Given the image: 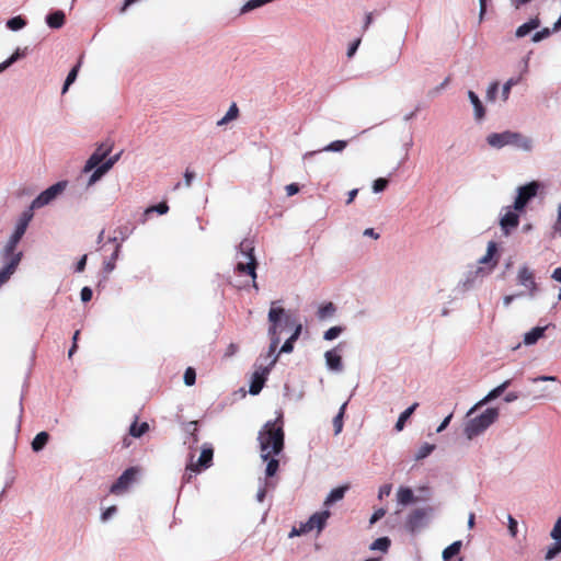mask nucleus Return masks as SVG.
<instances>
[{
  "mask_svg": "<svg viewBox=\"0 0 561 561\" xmlns=\"http://www.w3.org/2000/svg\"><path fill=\"white\" fill-rule=\"evenodd\" d=\"M32 218H33V210H31V208L23 211L15 225V228H14V231L12 234L22 239Z\"/></svg>",
  "mask_w": 561,
  "mask_h": 561,
  "instance_id": "nucleus-20",
  "label": "nucleus"
},
{
  "mask_svg": "<svg viewBox=\"0 0 561 561\" xmlns=\"http://www.w3.org/2000/svg\"><path fill=\"white\" fill-rule=\"evenodd\" d=\"M119 250H121V245L116 244L115 250H114L113 254L111 255V257L104 262L103 268L106 273H112L114 271L115 262L117 261V259L119 256Z\"/></svg>",
  "mask_w": 561,
  "mask_h": 561,
  "instance_id": "nucleus-39",
  "label": "nucleus"
},
{
  "mask_svg": "<svg viewBox=\"0 0 561 561\" xmlns=\"http://www.w3.org/2000/svg\"><path fill=\"white\" fill-rule=\"evenodd\" d=\"M183 379H184V383L186 386H193L196 380L195 370L192 367L186 368Z\"/></svg>",
  "mask_w": 561,
  "mask_h": 561,
  "instance_id": "nucleus-47",
  "label": "nucleus"
},
{
  "mask_svg": "<svg viewBox=\"0 0 561 561\" xmlns=\"http://www.w3.org/2000/svg\"><path fill=\"white\" fill-rule=\"evenodd\" d=\"M465 423L463 433L468 439H472L482 434L489 426H491L499 417V410L495 408H489L481 414L476 416H468Z\"/></svg>",
  "mask_w": 561,
  "mask_h": 561,
  "instance_id": "nucleus-4",
  "label": "nucleus"
},
{
  "mask_svg": "<svg viewBox=\"0 0 561 561\" xmlns=\"http://www.w3.org/2000/svg\"><path fill=\"white\" fill-rule=\"evenodd\" d=\"M327 367L332 370L340 373L343 370L341 355L335 350L327 351L324 354Z\"/></svg>",
  "mask_w": 561,
  "mask_h": 561,
  "instance_id": "nucleus-21",
  "label": "nucleus"
},
{
  "mask_svg": "<svg viewBox=\"0 0 561 561\" xmlns=\"http://www.w3.org/2000/svg\"><path fill=\"white\" fill-rule=\"evenodd\" d=\"M341 332H342L341 327H332L324 332L323 337L327 341H332V340L336 339L341 334Z\"/></svg>",
  "mask_w": 561,
  "mask_h": 561,
  "instance_id": "nucleus-49",
  "label": "nucleus"
},
{
  "mask_svg": "<svg viewBox=\"0 0 561 561\" xmlns=\"http://www.w3.org/2000/svg\"><path fill=\"white\" fill-rule=\"evenodd\" d=\"M432 514H433L432 507L415 508L407 517V520H405L407 529L412 534L422 530L423 528H425L427 526Z\"/></svg>",
  "mask_w": 561,
  "mask_h": 561,
  "instance_id": "nucleus-6",
  "label": "nucleus"
},
{
  "mask_svg": "<svg viewBox=\"0 0 561 561\" xmlns=\"http://www.w3.org/2000/svg\"><path fill=\"white\" fill-rule=\"evenodd\" d=\"M522 80V76L510 78L502 87L501 96L503 102H506L510 98L511 90L514 85L518 84Z\"/></svg>",
  "mask_w": 561,
  "mask_h": 561,
  "instance_id": "nucleus-33",
  "label": "nucleus"
},
{
  "mask_svg": "<svg viewBox=\"0 0 561 561\" xmlns=\"http://www.w3.org/2000/svg\"><path fill=\"white\" fill-rule=\"evenodd\" d=\"M46 23L51 28H59L65 23V13L57 10L46 16Z\"/></svg>",
  "mask_w": 561,
  "mask_h": 561,
  "instance_id": "nucleus-29",
  "label": "nucleus"
},
{
  "mask_svg": "<svg viewBox=\"0 0 561 561\" xmlns=\"http://www.w3.org/2000/svg\"><path fill=\"white\" fill-rule=\"evenodd\" d=\"M448 82H449V79H448V78H447V79H445V80H444V81H443L438 87H436V88L432 89V90L428 92V95H430L431 98H435L436 95H438V94L440 93V91H442L443 89H445V87L448 84Z\"/></svg>",
  "mask_w": 561,
  "mask_h": 561,
  "instance_id": "nucleus-56",
  "label": "nucleus"
},
{
  "mask_svg": "<svg viewBox=\"0 0 561 561\" xmlns=\"http://www.w3.org/2000/svg\"><path fill=\"white\" fill-rule=\"evenodd\" d=\"M238 351H239L238 345L234 343H230L226 350L225 356H227V357L233 356L234 354H237Z\"/></svg>",
  "mask_w": 561,
  "mask_h": 561,
  "instance_id": "nucleus-63",
  "label": "nucleus"
},
{
  "mask_svg": "<svg viewBox=\"0 0 561 561\" xmlns=\"http://www.w3.org/2000/svg\"><path fill=\"white\" fill-rule=\"evenodd\" d=\"M148 430H149V425L147 422H142L141 424L134 422L129 427V434L133 437L138 438V437H141Z\"/></svg>",
  "mask_w": 561,
  "mask_h": 561,
  "instance_id": "nucleus-38",
  "label": "nucleus"
},
{
  "mask_svg": "<svg viewBox=\"0 0 561 561\" xmlns=\"http://www.w3.org/2000/svg\"><path fill=\"white\" fill-rule=\"evenodd\" d=\"M508 530L512 537H515L517 534V522L513 518V516L508 515Z\"/></svg>",
  "mask_w": 561,
  "mask_h": 561,
  "instance_id": "nucleus-58",
  "label": "nucleus"
},
{
  "mask_svg": "<svg viewBox=\"0 0 561 561\" xmlns=\"http://www.w3.org/2000/svg\"><path fill=\"white\" fill-rule=\"evenodd\" d=\"M347 146V141L345 140H335L330 142L328 146L322 148L321 150H318V152L321 151H331V152H342ZM317 153V151H309L304 154V159Z\"/></svg>",
  "mask_w": 561,
  "mask_h": 561,
  "instance_id": "nucleus-28",
  "label": "nucleus"
},
{
  "mask_svg": "<svg viewBox=\"0 0 561 561\" xmlns=\"http://www.w3.org/2000/svg\"><path fill=\"white\" fill-rule=\"evenodd\" d=\"M462 542L460 540L454 541L447 548L443 550L442 557L445 561H448L451 557L459 553Z\"/></svg>",
  "mask_w": 561,
  "mask_h": 561,
  "instance_id": "nucleus-36",
  "label": "nucleus"
},
{
  "mask_svg": "<svg viewBox=\"0 0 561 561\" xmlns=\"http://www.w3.org/2000/svg\"><path fill=\"white\" fill-rule=\"evenodd\" d=\"M551 538L554 541H561V517H559L550 533Z\"/></svg>",
  "mask_w": 561,
  "mask_h": 561,
  "instance_id": "nucleus-50",
  "label": "nucleus"
},
{
  "mask_svg": "<svg viewBox=\"0 0 561 561\" xmlns=\"http://www.w3.org/2000/svg\"><path fill=\"white\" fill-rule=\"evenodd\" d=\"M253 250L254 247L251 240L245 239L242 242H240L236 255V268L239 273L250 275L253 279H255L256 261L253 255Z\"/></svg>",
  "mask_w": 561,
  "mask_h": 561,
  "instance_id": "nucleus-5",
  "label": "nucleus"
},
{
  "mask_svg": "<svg viewBox=\"0 0 561 561\" xmlns=\"http://www.w3.org/2000/svg\"><path fill=\"white\" fill-rule=\"evenodd\" d=\"M511 385V380H505L494 389H492L483 399H481L479 402H477L469 411L468 416L472 415L477 409L485 405L486 403L491 402L492 400L500 397Z\"/></svg>",
  "mask_w": 561,
  "mask_h": 561,
  "instance_id": "nucleus-15",
  "label": "nucleus"
},
{
  "mask_svg": "<svg viewBox=\"0 0 561 561\" xmlns=\"http://www.w3.org/2000/svg\"><path fill=\"white\" fill-rule=\"evenodd\" d=\"M554 230L561 236V205L558 208V217L557 222L554 225Z\"/></svg>",
  "mask_w": 561,
  "mask_h": 561,
  "instance_id": "nucleus-64",
  "label": "nucleus"
},
{
  "mask_svg": "<svg viewBox=\"0 0 561 561\" xmlns=\"http://www.w3.org/2000/svg\"><path fill=\"white\" fill-rule=\"evenodd\" d=\"M512 206L503 207L500 217V227L505 236H508L519 225V213Z\"/></svg>",
  "mask_w": 561,
  "mask_h": 561,
  "instance_id": "nucleus-8",
  "label": "nucleus"
},
{
  "mask_svg": "<svg viewBox=\"0 0 561 561\" xmlns=\"http://www.w3.org/2000/svg\"><path fill=\"white\" fill-rule=\"evenodd\" d=\"M468 99L473 107L474 119L481 122L485 116V108L479 99L478 94L473 91H468Z\"/></svg>",
  "mask_w": 561,
  "mask_h": 561,
  "instance_id": "nucleus-23",
  "label": "nucleus"
},
{
  "mask_svg": "<svg viewBox=\"0 0 561 561\" xmlns=\"http://www.w3.org/2000/svg\"><path fill=\"white\" fill-rule=\"evenodd\" d=\"M497 92H499V83L497 82L491 83L486 90V100L490 102H494L496 100Z\"/></svg>",
  "mask_w": 561,
  "mask_h": 561,
  "instance_id": "nucleus-48",
  "label": "nucleus"
},
{
  "mask_svg": "<svg viewBox=\"0 0 561 561\" xmlns=\"http://www.w3.org/2000/svg\"><path fill=\"white\" fill-rule=\"evenodd\" d=\"M213 455H214V451H213L211 446L208 444H205L203 446L201 456L197 459V461L191 462L186 468V470L191 472L187 474V480H190L192 478V473H199L203 469L210 467L211 461H213Z\"/></svg>",
  "mask_w": 561,
  "mask_h": 561,
  "instance_id": "nucleus-13",
  "label": "nucleus"
},
{
  "mask_svg": "<svg viewBox=\"0 0 561 561\" xmlns=\"http://www.w3.org/2000/svg\"><path fill=\"white\" fill-rule=\"evenodd\" d=\"M434 449H435V445L428 444V443H424L417 449V451L415 454V459L416 460H422V459L426 458L428 455H431L433 453Z\"/></svg>",
  "mask_w": 561,
  "mask_h": 561,
  "instance_id": "nucleus-42",
  "label": "nucleus"
},
{
  "mask_svg": "<svg viewBox=\"0 0 561 561\" xmlns=\"http://www.w3.org/2000/svg\"><path fill=\"white\" fill-rule=\"evenodd\" d=\"M359 45H360V38H357L350 45V47L347 49V54H346L348 58H352L355 55Z\"/></svg>",
  "mask_w": 561,
  "mask_h": 561,
  "instance_id": "nucleus-59",
  "label": "nucleus"
},
{
  "mask_svg": "<svg viewBox=\"0 0 561 561\" xmlns=\"http://www.w3.org/2000/svg\"><path fill=\"white\" fill-rule=\"evenodd\" d=\"M348 486H339V488H335L333 489L327 496L325 501H324V505L325 506H330L331 504L337 502V501H341L344 495H345V492L347 491Z\"/></svg>",
  "mask_w": 561,
  "mask_h": 561,
  "instance_id": "nucleus-31",
  "label": "nucleus"
},
{
  "mask_svg": "<svg viewBox=\"0 0 561 561\" xmlns=\"http://www.w3.org/2000/svg\"><path fill=\"white\" fill-rule=\"evenodd\" d=\"M66 187L65 182H58L43 191L30 205L31 210L42 208L50 204Z\"/></svg>",
  "mask_w": 561,
  "mask_h": 561,
  "instance_id": "nucleus-7",
  "label": "nucleus"
},
{
  "mask_svg": "<svg viewBox=\"0 0 561 561\" xmlns=\"http://www.w3.org/2000/svg\"><path fill=\"white\" fill-rule=\"evenodd\" d=\"M301 333V324L298 323V324H295V331L293 332V334L285 341V343L283 344V346L280 347L277 357L279 356V354L282 353H291L293 350H294V343L297 341V339L299 337Z\"/></svg>",
  "mask_w": 561,
  "mask_h": 561,
  "instance_id": "nucleus-25",
  "label": "nucleus"
},
{
  "mask_svg": "<svg viewBox=\"0 0 561 561\" xmlns=\"http://www.w3.org/2000/svg\"><path fill=\"white\" fill-rule=\"evenodd\" d=\"M397 502L399 505L405 506L415 502V496L412 489L408 486H400L397 490Z\"/></svg>",
  "mask_w": 561,
  "mask_h": 561,
  "instance_id": "nucleus-24",
  "label": "nucleus"
},
{
  "mask_svg": "<svg viewBox=\"0 0 561 561\" xmlns=\"http://www.w3.org/2000/svg\"><path fill=\"white\" fill-rule=\"evenodd\" d=\"M136 469L129 468L125 470L115 483L112 484L110 491L115 495L125 493L135 481Z\"/></svg>",
  "mask_w": 561,
  "mask_h": 561,
  "instance_id": "nucleus-14",
  "label": "nucleus"
},
{
  "mask_svg": "<svg viewBox=\"0 0 561 561\" xmlns=\"http://www.w3.org/2000/svg\"><path fill=\"white\" fill-rule=\"evenodd\" d=\"M547 327H535L529 332L524 334V344L525 345H534L538 342L539 339L543 336Z\"/></svg>",
  "mask_w": 561,
  "mask_h": 561,
  "instance_id": "nucleus-26",
  "label": "nucleus"
},
{
  "mask_svg": "<svg viewBox=\"0 0 561 561\" xmlns=\"http://www.w3.org/2000/svg\"><path fill=\"white\" fill-rule=\"evenodd\" d=\"M485 141L491 148L496 150L510 146L528 152L531 151L534 147V142L529 137L512 130L491 133L486 136Z\"/></svg>",
  "mask_w": 561,
  "mask_h": 561,
  "instance_id": "nucleus-3",
  "label": "nucleus"
},
{
  "mask_svg": "<svg viewBox=\"0 0 561 561\" xmlns=\"http://www.w3.org/2000/svg\"><path fill=\"white\" fill-rule=\"evenodd\" d=\"M334 311H335V308H334L333 304L329 302L328 305H325L319 309V317L321 319L330 317L334 313Z\"/></svg>",
  "mask_w": 561,
  "mask_h": 561,
  "instance_id": "nucleus-51",
  "label": "nucleus"
},
{
  "mask_svg": "<svg viewBox=\"0 0 561 561\" xmlns=\"http://www.w3.org/2000/svg\"><path fill=\"white\" fill-rule=\"evenodd\" d=\"M309 533L307 527H305V523L300 524V526L298 528L294 527L290 533H289V538H293V537H296V536H300V535H304V534H307Z\"/></svg>",
  "mask_w": 561,
  "mask_h": 561,
  "instance_id": "nucleus-54",
  "label": "nucleus"
},
{
  "mask_svg": "<svg viewBox=\"0 0 561 561\" xmlns=\"http://www.w3.org/2000/svg\"><path fill=\"white\" fill-rule=\"evenodd\" d=\"M48 439H49V435L47 432H41L38 433L33 442H32V449L35 451V453H38L41 451L45 445L48 443Z\"/></svg>",
  "mask_w": 561,
  "mask_h": 561,
  "instance_id": "nucleus-34",
  "label": "nucleus"
},
{
  "mask_svg": "<svg viewBox=\"0 0 561 561\" xmlns=\"http://www.w3.org/2000/svg\"><path fill=\"white\" fill-rule=\"evenodd\" d=\"M561 552V541H554L553 545H551L545 556L546 560H552Z\"/></svg>",
  "mask_w": 561,
  "mask_h": 561,
  "instance_id": "nucleus-44",
  "label": "nucleus"
},
{
  "mask_svg": "<svg viewBox=\"0 0 561 561\" xmlns=\"http://www.w3.org/2000/svg\"><path fill=\"white\" fill-rule=\"evenodd\" d=\"M392 490L391 484H383L379 488L378 499L382 500L385 496H389Z\"/></svg>",
  "mask_w": 561,
  "mask_h": 561,
  "instance_id": "nucleus-55",
  "label": "nucleus"
},
{
  "mask_svg": "<svg viewBox=\"0 0 561 561\" xmlns=\"http://www.w3.org/2000/svg\"><path fill=\"white\" fill-rule=\"evenodd\" d=\"M517 283L527 290V295L533 298L535 297L538 286L535 282L534 272L526 264L519 266L517 271Z\"/></svg>",
  "mask_w": 561,
  "mask_h": 561,
  "instance_id": "nucleus-10",
  "label": "nucleus"
},
{
  "mask_svg": "<svg viewBox=\"0 0 561 561\" xmlns=\"http://www.w3.org/2000/svg\"><path fill=\"white\" fill-rule=\"evenodd\" d=\"M111 170L110 163H102L101 165L94 168L91 172L88 180V186L94 185L96 182H99L108 171Z\"/></svg>",
  "mask_w": 561,
  "mask_h": 561,
  "instance_id": "nucleus-27",
  "label": "nucleus"
},
{
  "mask_svg": "<svg viewBox=\"0 0 561 561\" xmlns=\"http://www.w3.org/2000/svg\"><path fill=\"white\" fill-rule=\"evenodd\" d=\"M419 407V403L415 402L413 403L411 407H409L408 409H405L400 415H399V419L396 423V431L397 432H401L403 428H404V425H405V422L409 420V417L413 414V412L415 411V409Z\"/></svg>",
  "mask_w": 561,
  "mask_h": 561,
  "instance_id": "nucleus-30",
  "label": "nucleus"
},
{
  "mask_svg": "<svg viewBox=\"0 0 561 561\" xmlns=\"http://www.w3.org/2000/svg\"><path fill=\"white\" fill-rule=\"evenodd\" d=\"M117 512V508L116 506H110L107 507L102 514H101V520L103 523H106L107 520H110Z\"/></svg>",
  "mask_w": 561,
  "mask_h": 561,
  "instance_id": "nucleus-53",
  "label": "nucleus"
},
{
  "mask_svg": "<svg viewBox=\"0 0 561 561\" xmlns=\"http://www.w3.org/2000/svg\"><path fill=\"white\" fill-rule=\"evenodd\" d=\"M80 298L83 302H88L92 298V290L90 287H83L80 293Z\"/></svg>",
  "mask_w": 561,
  "mask_h": 561,
  "instance_id": "nucleus-57",
  "label": "nucleus"
},
{
  "mask_svg": "<svg viewBox=\"0 0 561 561\" xmlns=\"http://www.w3.org/2000/svg\"><path fill=\"white\" fill-rule=\"evenodd\" d=\"M387 185H388V181L383 178H379L374 181L373 191H374V193H380L386 188Z\"/></svg>",
  "mask_w": 561,
  "mask_h": 561,
  "instance_id": "nucleus-52",
  "label": "nucleus"
},
{
  "mask_svg": "<svg viewBox=\"0 0 561 561\" xmlns=\"http://www.w3.org/2000/svg\"><path fill=\"white\" fill-rule=\"evenodd\" d=\"M541 22L538 16L530 18L527 22L523 23L516 28L515 36L518 38L525 37L533 31L540 26Z\"/></svg>",
  "mask_w": 561,
  "mask_h": 561,
  "instance_id": "nucleus-22",
  "label": "nucleus"
},
{
  "mask_svg": "<svg viewBox=\"0 0 561 561\" xmlns=\"http://www.w3.org/2000/svg\"><path fill=\"white\" fill-rule=\"evenodd\" d=\"M20 240L21 238L11 234V237L9 238L8 242L1 251V259L3 262H11V260L14 259L15 255H19V263L21 262L22 252L15 251Z\"/></svg>",
  "mask_w": 561,
  "mask_h": 561,
  "instance_id": "nucleus-17",
  "label": "nucleus"
},
{
  "mask_svg": "<svg viewBox=\"0 0 561 561\" xmlns=\"http://www.w3.org/2000/svg\"><path fill=\"white\" fill-rule=\"evenodd\" d=\"M489 274H491L490 267H470L465 273L463 278L460 280L459 285L465 290L471 289L478 282L482 280Z\"/></svg>",
  "mask_w": 561,
  "mask_h": 561,
  "instance_id": "nucleus-11",
  "label": "nucleus"
},
{
  "mask_svg": "<svg viewBox=\"0 0 561 561\" xmlns=\"http://www.w3.org/2000/svg\"><path fill=\"white\" fill-rule=\"evenodd\" d=\"M238 115H239V108L236 103H232L230 105L229 110L227 111V113L225 114V116L222 118H220L219 121H217L216 125L218 127H222V126L229 124L230 122L237 119Z\"/></svg>",
  "mask_w": 561,
  "mask_h": 561,
  "instance_id": "nucleus-32",
  "label": "nucleus"
},
{
  "mask_svg": "<svg viewBox=\"0 0 561 561\" xmlns=\"http://www.w3.org/2000/svg\"><path fill=\"white\" fill-rule=\"evenodd\" d=\"M390 547V539L388 537H380L370 545V550H378L387 552Z\"/></svg>",
  "mask_w": 561,
  "mask_h": 561,
  "instance_id": "nucleus-40",
  "label": "nucleus"
},
{
  "mask_svg": "<svg viewBox=\"0 0 561 561\" xmlns=\"http://www.w3.org/2000/svg\"><path fill=\"white\" fill-rule=\"evenodd\" d=\"M286 193L288 196H293L299 192V186L296 183L288 184L286 187Z\"/></svg>",
  "mask_w": 561,
  "mask_h": 561,
  "instance_id": "nucleus-62",
  "label": "nucleus"
},
{
  "mask_svg": "<svg viewBox=\"0 0 561 561\" xmlns=\"http://www.w3.org/2000/svg\"><path fill=\"white\" fill-rule=\"evenodd\" d=\"M26 25V21L22 16H14L7 21V26L11 31H20Z\"/></svg>",
  "mask_w": 561,
  "mask_h": 561,
  "instance_id": "nucleus-41",
  "label": "nucleus"
},
{
  "mask_svg": "<svg viewBox=\"0 0 561 561\" xmlns=\"http://www.w3.org/2000/svg\"><path fill=\"white\" fill-rule=\"evenodd\" d=\"M385 515H386V510H385V508H378V510H377V511H375V513L371 515V517H370V524H375L377 520H379L380 518H382Z\"/></svg>",
  "mask_w": 561,
  "mask_h": 561,
  "instance_id": "nucleus-61",
  "label": "nucleus"
},
{
  "mask_svg": "<svg viewBox=\"0 0 561 561\" xmlns=\"http://www.w3.org/2000/svg\"><path fill=\"white\" fill-rule=\"evenodd\" d=\"M282 414L275 421H268L259 432L260 457L266 462L265 476L272 478L278 470L279 461L276 458L284 448V431Z\"/></svg>",
  "mask_w": 561,
  "mask_h": 561,
  "instance_id": "nucleus-2",
  "label": "nucleus"
},
{
  "mask_svg": "<svg viewBox=\"0 0 561 561\" xmlns=\"http://www.w3.org/2000/svg\"><path fill=\"white\" fill-rule=\"evenodd\" d=\"M497 252V245L494 241H490L486 247V252L478 261V267H490L491 272L495 268L497 260L494 259Z\"/></svg>",
  "mask_w": 561,
  "mask_h": 561,
  "instance_id": "nucleus-18",
  "label": "nucleus"
},
{
  "mask_svg": "<svg viewBox=\"0 0 561 561\" xmlns=\"http://www.w3.org/2000/svg\"><path fill=\"white\" fill-rule=\"evenodd\" d=\"M274 305L275 304L273 302L268 311V321L271 322L268 335L271 344L265 356V358L268 359V363L265 366L262 364L255 365L249 388V392L253 396L260 393L272 367L276 364L277 355H274V352L280 342L279 333L285 327L290 324V318L286 314L285 310L280 307H275Z\"/></svg>",
  "mask_w": 561,
  "mask_h": 561,
  "instance_id": "nucleus-1",
  "label": "nucleus"
},
{
  "mask_svg": "<svg viewBox=\"0 0 561 561\" xmlns=\"http://www.w3.org/2000/svg\"><path fill=\"white\" fill-rule=\"evenodd\" d=\"M552 33H554L552 31V28L543 27L540 31H537L536 33H534V35L531 37V42L533 43H539V42L548 38Z\"/></svg>",
  "mask_w": 561,
  "mask_h": 561,
  "instance_id": "nucleus-43",
  "label": "nucleus"
},
{
  "mask_svg": "<svg viewBox=\"0 0 561 561\" xmlns=\"http://www.w3.org/2000/svg\"><path fill=\"white\" fill-rule=\"evenodd\" d=\"M19 255H15L14 259L11 260V262H3L4 265L0 270V287H2L8 280L11 278V276L15 273L18 266H19Z\"/></svg>",
  "mask_w": 561,
  "mask_h": 561,
  "instance_id": "nucleus-19",
  "label": "nucleus"
},
{
  "mask_svg": "<svg viewBox=\"0 0 561 561\" xmlns=\"http://www.w3.org/2000/svg\"><path fill=\"white\" fill-rule=\"evenodd\" d=\"M346 404L347 403L344 402L341 405V408L339 410V413L333 419V427H334V434L335 435H339L342 432V430H343V417H344Z\"/></svg>",
  "mask_w": 561,
  "mask_h": 561,
  "instance_id": "nucleus-37",
  "label": "nucleus"
},
{
  "mask_svg": "<svg viewBox=\"0 0 561 561\" xmlns=\"http://www.w3.org/2000/svg\"><path fill=\"white\" fill-rule=\"evenodd\" d=\"M78 70H79V65H77L76 67H73L70 72L68 73L67 78H66V81H65V84H64V88H62V93H65L69 85L75 82L76 78H77V75H78Z\"/></svg>",
  "mask_w": 561,
  "mask_h": 561,
  "instance_id": "nucleus-45",
  "label": "nucleus"
},
{
  "mask_svg": "<svg viewBox=\"0 0 561 561\" xmlns=\"http://www.w3.org/2000/svg\"><path fill=\"white\" fill-rule=\"evenodd\" d=\"M169 210V206L167 205V203H160L158 205H154V206H150L148 207L145 213H144V219H142V222H146L149 218V216L152 214V213H158L159 215H164L167 214Z\"/></svg>",
  "mask_w": 561,
  "mask_h": 561,
  "instance_id": "nucleus-35",
  "label": "nucleus"
},
{
  "mask_svg": "<svg viewBox=\"0 0 561 561\" xmlns=\"http://www.w3.org/2000/svg\"><path fill=\"white\" fill-rule=\"evenodd\" d=\"M538 188L539 185L537 182H531L517 187V195L514 201L513 208L523 211L529 201L537 195Z\"/></svg>",
  "mask_w": 561,
  "mask_h": 561,
  "instance_id": "nucleus-9",
  "label": "nucleus"
},
{
  "mask_svg": "<svg viewBox=\"0 0 561 561\" xmlns=\"http://www.w3.org/2000/svg\"><path fill=\"white\" fill-rule=\"evenodd\" d=\"M330 515L331 513L329 510L317 512L305 523V527H307L308 531L317 529L318 533H320L324 528Z\"/></svg>",
  "mask_w": 561,
  "mask_h": 561,
  "instance_id": "nucleus-16",
  "label": "nucleus"
},
{
  "mask_svg": "<svg viewBox=\"0 0 561 561\" xmlns=\"http://www.w3.org/2000/svg\"><path fill=\"white\" fill-rule=\"evenodd\" d=\"M271 486H274V484L267 480H265L264 482H261V485L259 488V491L256 493V500L259 502H263L265 495H266V490Z\"/></svg>",
  "mask_w": 561,
  "mask_h": 561,
  "instance_id": "nucleus-46",
  "label": "nucleus"
},
{
  "mask_svg": "<svg viewBox=\"0 0 561 561\" xmlns=\"http://www.w3.org/2000/svg\"><path fill=\"white\" fill-rule=\"evenodd\" d=\"M112 151V146L108 144H101L87 160L83 172L90 173L94 168L101 165L107 160V156Z\"/></svg>",
  "mask_w": 561,
  "mask_h": 561,
  "instance_id": "nucleus-12",
  "label": "nucleus"
},
{
  "mask_svg": "<svg viewBox=\"0 0 561 561\" xmlns=\"http://www.w3.org/2000/svg\"><path fill=\"white\" fill-rule=\"evenodd\" d=\"M194 179H195V173L187 169L184 173V185L186 187H190L192 185V182Z\"/></svg>",
  "mask_w": 561,
  "mask_h": 561,
  "instance_id": "nucleus-60",
  "label": "nucleus"
}]
</instances>
